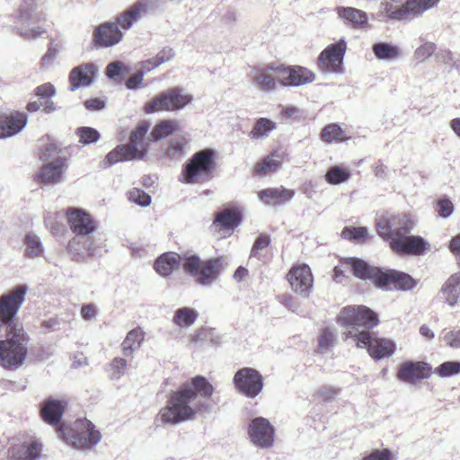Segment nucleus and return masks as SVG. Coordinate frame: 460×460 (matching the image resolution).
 <instances>
[{
  "label": "nucleus",
  "mask_w": 460,
  "mask_h": 460,
  "mask_svg": "<svg viewBox=\"0 0 460 460\" xmlns=\"http://www.w3.org/2000/svg\"><path fill=\"white\" fill-rule=\"evenodd\" d=\"M257 196L264 205L277 207L291 200L295 196V190L283 186L266 188L258 191Z\"/></svg>",
  "instance_id": "c756f323"
},
{
  "label": "nucleus",
  "mask_w": 460,
  "mask_h": 460,
  "mask_svg": "<svg viewBox=\"0 0 460 460\" xmlns=\"http://www.w3.org/2000/svg\"><path fill=\"white\" fill-rule=\"evenodd\" d=\"M128 366V362L125 358H115L111 363V368L112 370V375L116 378H119L126 372Z\"/></svg>",
  "instance_id": "e2e57ef3"
},
{
  "label": "nucleus",
  "mask_w": 460,
  "mask_h": 460,
  "mask_svg": "<svg viewBox=\"0 0 460 460\" xmlns=\"http://www.w3.org/2000/svg\"><path fill=\"white\" fill-rule=\"evenodd\" d=\"M393 222L394 226V233L398 235H405L414 227V221L406 214L393 215Z\"/></svg>",
  "instance_id": "de8ad7c7"
},
{
  "label": "nucleus",
  "mask_w": 460,
  "mask_h": 460,
  "mask_svg": "<svg viewBox=\"0 0 460 460\" xmlns=\"http://www.w3.org/2000/svg\"><path fill=\"white\" fill-rule=\"evenodd\" d=\"M416 286L417 280L408 273L392 269H380L375 287L383 290L409 291Z\"/></svg>",
  "instance_id": "2eb2a0df"
},
{
  "label": "nucleus",
  "mask_w": 460,
  "mask_h": 460,
  "mask_svg": "<svg viewBox=\"0 0 460 460\" xmlns=\"http://www.w3.org/2000/svg\"><path fill=\"white\" fill-rule=\"evenodd\" d=\"M362 460H393V454L387 448L382 450L375 449L370 454L365 456Z\"/></svg>",
  "instance_id": "69168bd1"
},
{
  "label": "nucleus",
  "mask_w": 460,
  "mask_h": 460,
  "mask_svg": "<svg viewBox=\"0 0 460 460\" xmlns=\"http://www.w3.org/2000/svg\"><path fill=\"white\" fill-rule=\"evenodd\" d=\"M81 236H74L72 239H70L66 244V251L67 252L71 253L75 261H80L82 258H84V252L80 248L81 244Z\"/></svg>",
  "instance_id": "052dcab7"
},
{
  "label": "nucleus",
  "mask_w": 460,
  "mask_h": 460,
  "mask_svg": "<svg viewBox=\"0 0 460 460\" xmlns=\"http://www.w3.org/2000/svg\"><path fill=\"white\" fill-rule=\"evenodd\" d=\"M445 301L454 306L457 304L460 296V272L452 274L441 288Z\"/></svg>",
  "instance_id": "4c0bfd02"
},
{
  "label": "nucleus",
  "mask_w": 460,
  "mask_h": 460,
  "mask_svg": "<svg viewBox=\"0 0 460 460\" xmlns=\"http://www.w3.org/2000/svg\"><path fill=\"white\" fill-rule=\"evenodd\" d=\"M335 334L330 328H324L321 331L318 338V347L320 349H327L334 344Z\"/></svg>",
  "instance_id": "13d9d810"
},
{
  "label": "nucleus",
  "mask_w": 460,
  "mask_h": 460,
  "mask_svg": "<svg viewBox=\"0 0 460 460\" xmlns=\"http://www.w3.org/2000/svg\"><path fill=\"white\" fill-rule=\"evenodd\" d=\"M198 313L190 307H181L175 311L172 322L179 327L186 328L194 323Z\"/></svg>",
  "instance_id": "c03bdc74"
},
{
  "label": "nucleus",
  "mask_w": 460,
  "mask_h": 460,
  "mask_svg": "<svg viewBox=\"0 0 460 460\" xmlns=\"http://www.w3.org/2000/svg\"><path fill=\"white\" fill-rule=\"evenodd\" d=\"M271 243L270 236L267 234H261L254 241L251 252L250 258H256L260 261H264L265 254L263 251L266 250Z\"/></svg>",
  "instance_id": "09e8293b"
},
{
  "label": "nucleus",
  "mask_w": 460,
  "mask_h": 460,
  "mask_svg": "<svg viewBox=\"0 0 460 460\" xmlns=\"http://www.w3.org/2000/svg\"><path fill=\"white\" fill-rule=\"evenodd\" d=\"M181 257L177 252H167L161 254L154 263L155 270L163 277L172 274L181 265Z\"/></svg>",
  "instance_id": "c9c22d12"
},
{
  "label": "nucleus",
  "mask_w": 460,
  "mask_h": 460,
  "mask_svg": "<svg viewBox=\"0 0 460 460\" xmlns=\"http://www.w3.org/2000/svg\"><path fill=\"white\" fill-rule=\"evenodd\" d=\"M393 215L381 216L376 223V228L378 234L390 243L396 233H394V226L393 222Z\"/></svg>",
  "instance_id": "37998d69"
},
{
  "label": "nucleus",
  "mask_w": 460,
  "mask_h": 460,
  "mask_svg": "<svg viewBox=\"0 0 460 460\" xmlns=\"http://www.w3.org/2000/svg\"><path fill=\"white\" fill-rule=\"evenodd\" d=\"M436 49L434 43L427 42L415 50V57L417 59L424 60L430 57Z\"/></svg>",
  "instance_id": "338daca9"
},
{
  "label": "nucleus",
  "mask_w": 460,
  "mask_h": 460,
  "mask_svg": "<svg viewBox=\"0 0 460 460\" xmlns=\"http://www.w3.org/2000/svg\"><path fill=\"white\" fill-rule=\"evenodd\" d=\"M439 1L440 0H406L404 4L399 6L392 3H385L384 13L385 17L390 20H412L436 6Z\"/></svg>",
  "instance_id": "9d476101"
},
{
  "label": "nucleus",
  "mask_w": 460,
  "mask_h": 460,
  "mask_svg": "<svg viewBox=\"0 0 460 460\" xmlns=\"http://www.w3.org/2000/svg\"><path fill=\"white\" fill-rule=\"evenodd\" d=\"M41 146L39 148V158L43 162H53L58 164L59 160L64 159L65 165H68L67 149L63 148L55 139L46 135L40 138Z\"/></svg>",
  "instance_id": "bb28decb"
},
{
  "label": "nucleus",
  "mask_w": 460,
  "mask_h": 460,
  "mask_svg": "<svg viewBox=\"0 0 460 460\" xmlns=\"http://www.w3.org/2000/svg\"><path fill=\"white\" fill-rule=\"evenodd\" d=\"M431 372L429 364L424 361L408 360L399 366L396 377L402 382L416 385L429 378Z\"/></svg>",
  "instance_id": "b1692460"
},
{
  "label": "nucleus",
  "mask_w": 460,
  "mask_h": 460,
  "mask_svg": "<svg viewBox=\"0 0 460 460\" xmlns=\"http://www.w3.org/2000/svg\"><path fill=\"white\" fill-rule=\"evenodd\" d=\"M75 134L79 137V142L83 145L95 143L100 138L99 132L90 127H80L76 129Z\"/></svg>",
  "instance_id": "864d4df0"
},
{
  "label": "nucleus",
  "mask_w": 460,
  "mask_h": 460,
  "mask_svg": "<svg viewBox=\"0 0 460 460\" xmlns=\"http://www.w3.org/2000/svg\"><path fill=\"white\" fill-rule=\"evenodd\" d=\"M445 344L452 349H460V329H452L443 335Z\"/></svg>",
  "instance_id": "680f3d73"
},
{
  "label": "nucleus",
  "mask_w": 460,
  "mask_h": 460,
  "mask_svg": "<svg viewBox=\"0 0 460 460\" xmlns=\"http://www.w3.org/2000/svg\"><path fill=\"white\" fill-rule=\"evenodd\" d=\"M128 199L140 206H148L151 202V197L145 192L143 190L138 188H133L128 192Z\"/></svg>",
  "instance_id": "4d7b16f0"
},
{
  "label": "nucleus",
  "mask_w": 460,
  "mask_h": 460,
  "mask_svg": "<svg viewBox=\"0 0 460 460\" xmlns=\"http://www.w3.org/2000/svg\"><path fill=\"white\" fill-rule=\"evenodd\" d=\"M337 13L347 25L354 29H364L367 25V14L362 10L354 7H340L337 9Z\"/></svg>",
  "instance_id": "f704fd0d"
},
{
  "label": "nucleus",
  "mask_w": 460,
  "mask_h": 460,
  "mask_svg": "<svg viewBox=\"0 0 460 460\" xmlns=\"http://www.w3.org/2000/svg\"><path fill=\"white\" fill-rule=\"evenodd\" d=\"M67 168L65 165L64 159L59 160L58 164L49 162L44 164L34 175V181L43 184H55L62 181L63 173Z\"/></svg>",
  "instance_id": "7c9ffc66"
},
{
  "label": "nucleus",
  "mask_w": 460,
  "mask_h": 460,
  "mask_svg": "<svg viewBox=\"0 0 460 460\" xmlns=\"http://www.w3.org/2000/svg\"><path fill=\"white\" fill-rule=\"evenodd\" d=\"M33 93L39 99L51 100L56 94V88L51 83H44L37 86Z\"/></svg>",
  "instance_id": "bf43d9fd"
},
{
  "label": "nucleus",
  "mask_w": 460,
  "mask_h": 460,
  "mask_svg": "<svg viewBox=\"0 0 460 460\" xmlns=\"http://www.w3.org/2000/svg\"><path fill=\"white\" fill-rule=\"evenodd\" d=\"M351 177L350 170L342 165H333L325 173L324 179L331 185L346 182Z\"/></svg>",
  "instance_id": "a19ab883"
},
{
  "label": "nucleus",
  "mask_w": 460,
  "mask_h": 460,
  "mask_svg": "<svg viewBox=\"0 0 460 460\" xmlns=\"http://www.w3.org/2000/svg\"><path fill=\"white\" fill-rule=\"evenodd\" d=\"M187 144L188 140L184 137L170 141L165 149L166 156L172 160L181 157L185 153Z\"/></svg>",
  "instance_id": "603ef678"
},
{
  "label": "nucleus",
  "mask_w": 460,
  "mask_h": 460,
  "mask_svg": "<svg viewBox=\"0 0 460 460\" xmlns=\"http://www.w3.org/2000/svg\"><path fill=\"white\" fill-rule=\"evenodd\" d=\"M57 110V105L52 100L39 99L38 101L29 102L26 105V111L30 113H34L39 111L46 114L54 112Z\"/></svg>",
  "instance_id": "3c124183"
},
{
  "label": "nucleus",
  "mask_w": 460,
  "mask_h": 460,
  "mask_svg": "<svg viewBox=\"0 0 460 460\" xmlns=\"http://www.w3.org/2000/svg\"><path fill=\"white\" fill-rule=\"evenodd\" d=\"M281 66L280 62H271L262 66H254L251 67L249 76L252 83L263 92L274 91L279 84L273 74L279 75L281 77V72L276 67Z\"/></svg>",
  "instance_id": "a211bd4d"
},
{
  "label": "nucleus",
  "mask_w": 460,
  "mask_h": 460,
  "mask_svg": "<svg viewBox=\"0 0 460 460\" xmlns=\"http://www.w3.org/2000/svg\"><path fill=\"white\" fill-rule=\"evenodd\" d=\"M235 388L249 398L256 397L263 388V376L252 367H243L234 376Z\"/></svg>",
  "instance_id": "dca6fc26"
},
{
  "label": "nucleus",
  "mask_w": 460,
  "mask_h": 460,
  "mask_svg": "<svg viewBox=\"0 0 460 460\" xmlns=\"http://www.w3.org/2000/svg\"><path fill=\"white\" fill-rule=\"evenodd\" d=\"M123 33L118 24L106 22L97 26L93 32V44L96 48H108L118 44Z\"/></svg>",
  "instance_id": "393cba45"
},
{
  "label": "nucleus",
  "mask_w": 460,
  "mask_h": 460,
  "mask_svg": "<svg viewBox=\"0 0 460 460\" xmlns=\"http://www.w3.org/2000/svg\"><path fill=\"white\" fill-rule=\"evenodd\" d=\"M291 289L296 294L308 295L314 284L310 267L305 263H295L286 275Z\"/></svg>",
  "instance_id": "412c9836"
},
{
  "label": "nucleus",
  "mask_w": 460,
  "mask_h": 460,
  "mask_svg": "<svg viewBox=\"0 0 460 460\" xmlns=\"http://www.w3.org/2000/svg\"><path fill=\"white\" fill-rule=\"evenodd\" d=\"M391 250L400 256H422L430 251V243L420 235H394Z\"/></svg>",
  "instance_id": "ddd939ff"
},
{
  "label": "nucleus",
  "mask_w": 460,
  "mask_h": 460,
  "mask_svg": "<svg viewBox=\"0 0 460 460\" xmlns=\"http://www.w3.org/2000/svg\"><path fill=\"white\" fill-rule=\"evenodd\" d=\"M26 341L23 328L19 337L10 334L5 340L0 341V366L3 368L15 370L23 365L28 355Z\"/></svg>",
  "instance_id": "6e6552de"
},
{
  "label": "nucleus",
  "mask_w": 460,
  "mask_h": 460,
  "mask_svg": "<svg viewBox=\"0 0 460 460\" xmlns=\"http://www.w3.org/2000/svg\"><path fill=\"white\" fill-rule=\"evenodd\" d=\"M276 123L267 118L258 119L249 132L251 139H260L269 136L276 128Z\"/></svg>",
  "instance_id": "79ce46f5"
},
{
  "label": "nucleus",
  "mask_w": 460,
  "mask_h": 460,
  "mask_svg": "<svg viewBox=\"0 0 460 460\" xmlns=\"http://www.w3.org/2000/svg\"><path fill=\"white\" fill-rule=\"evenodd\" d=\"M27 114L16 110L0 111V138L19 133L27 124Z\"/></svg>",
  "instance_id": "a878e982"
},
{
  "label": "nucleus",
  "mask_w": 460,
  "mask_h": 460,
  "mask_svg": "<svg viewBox=\"0 0 460 460\" xmlns=\"http://www.w3.org/2000/svg\"><path fill=\"white\" fill-rule=\"evenodd\" d=\"M214 391L213 385L205 376L191 377L170 394L167 404L158 412L161 422L175 425L195 419L198 413L208 410V405L202 399H210Z\"/></svg>",
  "instance_id": "f257e3e1"
},
{
  "label": "nucleus",
  "mask_w": 460,
  "mask_h": 460,
  "mask_svg": "<svg viewBox=\"0 0 460 460\" xmlns=\"http://www.w3.org/2000/svg\"><path fill=\"white\" fill-rule=\"evenodd\" d=\"M341 265L349 267L353 275L360 279H368L376 286L380 268L368 265L358 258H343Z\"/></svg>",
  "instance_id": "c85d7f7f"
},
{
  "label": "nucleus",
  "mask_w": 460,
  "mask_h": 460,
  "mask_svg": "<svg viewBox=\"0 0 460 460\" xmlns=\"http://www.w3.org/2000/svg\"><path fill=\"white\" fill-rule=\"evenodd\" d=\"M347 50V43L344 40L327 46L317 58L318 68L322 71H341L343 58Z\"/></svg>",
  "instance_id": "6ab92c4d"
},
{
  "label": "nucleus",
  "mask_w": 460,
  "mask_h": 460,
  "mask_svg": "<svg viewBox=\"0 0 460 460\" xmlns=\"http://www.w3.org/2000/svg\"><path fill=\"white\" fill-rule=\"evenodd\" d=\"M448 249L455 255L457 264L460 266V234L450 240Z\"/></svg>",
  "instance_id": "774afa93"
},
{
  "label": "nucleus",
  "mask_w": 460,
  "mask_h": 460,
  "mask_svg": "<svg viewBox=\"0 0 460 460\" xmlns=\"http://www.w3.org/2000/svg\"><path fill=\"white\" fill-rule=\"evenodd\" d=\"M373 52L379 59H394L400 55L398 49L388 43L375 44L373 46Z\"/></svg>",
  "instance_id": "8fccbe9b"
},
{
  "label": "nucleus",
  "mask_w": 460,
  "mask_h": 460,
  "mask_svg": "<svg viewBox=\"0 0 460 460\" xmlns=\"http://www.w3.org/2000/svg\"><path fill=\"white\" fill-rule=\"evenodd\" d=\"M26 252L28 257L34 258L42 254V245L40 239L34 234H27L25 237Z\"/></svg>",
  "instance_id": "5fc2aeb1"
},
{
  "label": "nucleus",
  "mask_w": 460,
  "mask_h": 460,
  "mask_svg": "<svg viewBox=\"0 0 460 460\" xmlns=\"http://www.w3.org/2000/svg\"><path fill=\"white\" fill-rule=\"evenodd\" d=\"M66 405L67 403L64 400L48 398L42 403L40 416L46 423L51 426H58Z\"/></svg>",
  "instance_id": "2f4dec72"
},
{
  "label": "nucleus",
  "mask_w": 460,
  "mask_h": 460,
  "mask_svg": "<svg viewBox=\"0 0 460 460\" xmlns=\"http://www.w3.org/2000/svg\"><path fill=\"white\" fill-rule=\"evenodd\" d=\"M181 265L187 274L203 286L210 285L224 270L223 260L220 257L201 260L197 255H190L183 259Z\"/></svg>",
  "instance_id": "423d86ee"
},
{
  "label": "nucleus",
  "mask_w": 460,
  "mask_h": 460,
  "mask_svg": "<svg viewBox=\"0 0 460 460\" xmlns=\"http://www.w3.org/2000/svg\"><path fill=\"white\" fill-rule=\"evenodd\" d=\"M247 433L251 442L256 447L264 448L273 445L275 429L270 422L263 417L252 420Z\"/></svg>",
  "instance_id": "4be33fe9"
},
{
  "label": "nucleus",
  "mask_w": 460,
  "mask_h": 460,
  "mask_svg": "<svg viewBox=\"0 0 460 460\" xmlns=\"http://www.w3.org/2000/svg\"><path fill=\"white\" fill-rule=\"evenodd\" d=\"M437 211L439 217H447L454 211V205L451 200L447 199H439L437 202Z\"/></svg>",
  "instance_id": "0e129e2a"
},
{
  "label": "nucleus",
  "mask_w": 460,
  "mask_h": 460,
  "mask_svg": "<svg viewBox=\"0 0 460 460\" xmlns=\"http://www.w3.org/2000/svg\"><path fill=\"white\" fill-rule=\"evenodd\" d=\"M341 236L354 243H365L369 238L368 230L364 226H345L341 233Z\"/></svg>",
  "instance_id": "49530a36"
},
{
  "label": "nucleus",
  "mask_w": 460,
  "mask_h": 460,
  "mask_svg": "<svg viewBox=\"0 0 460 460\" xmlns=\"http://www.w3.org/2000/svg\"><path fill=\"white\" fill-rule=\"evenodd\" d=\"M145 338L141 328L137 327L128 332L121 344V350L125 357L131 358L134 351L137 350Z\"/></svg>",
  "instance_id": "58836bf2"
},
{
  "label": "nucleus",
  "mask_w": 460,
  "mask_h": 460,
  "mask_svg": "<svg viewBox=\"0 0 460 460\" xmlns=\"http://www.w3.org/2000/svg\"><path fill=\"white\" fill-rule=\"evenodd\" d=\"M174 56L172 49L165 47L161 49L155 57L146 59L142 62V68L146 71H150L160 65L169 61Z\"/></svg>",
  "instance_id": "a18cd8bd"
},
{
  "label": "nucleus",
  "mask_w": 460,
  "mask_h": 460,
  "mask_svg": "<svg viewBox=\"0 0 460 460\" xmlns=\"http://www.w3.org/2000/svg\"><path fill=\"white\" fill-rule=\"evenodd\" d=\"M180 124L175 119H163L155 125L151 131V138L153 141H158L162 138L172 135L180 129Z\"/></svg>",
  "instance_id": "ea45409f"
},
{
  "label": "nucleus",
  "mask_w": 460,
  "mask_h": 460,
  "mask_svg": "<svg viewBox=\"0 0 460 460\" xmlns=\"http://www.w3.org/2000/svg\"><path fill=\"white\" fill-rule=\"evenodd\" d=\"M14 19L22 30L21 35L26 39H36L46 32V30L39 25L45 18L41 14L33 13L31 8L20 6Z\"/></svg>",
  "instance_id": "aec40b11"
},
{
  "label": "nucleus",
  "mask_w": 460,
  "mask_h": 460,
  "mask_svg": "<svg viewBox=\"0 0 460 460\" xmlns=\"http://www.w3.org/2000/svg\"><path fill=\"white\" fill-rule=\"evenodd\" d=\"M94 75L95 66L93 64H84L73 68L69 74L71 91L89 85L93 82Z\"/></svg>",
  "instance_id": "72a5a7b5"
},
{
  "label": "nucleus",
  "mask_w": 460,
  "mask_h": 460,
  "mask_svg": "<svg viewBox=\"0 0 460 460\" xmlns=\"http://www.w3.org/2000/svg\"><path fill=\"white\" fill-rule=\"evenodd\" d=\"M336 321L346 329L343 332L344 340L351 339L355 343L354 335L361 333L363 330L371 332L380 323L378 314L363 305L344 306L337 315Z\"/></svg>",
  "instance_id": "7ed1b4c3"
},
{
  "label": "nucleus",
  "mask_w": 460,
  "mask_h": 460,
  "mask_svg": "<svg viewBox=\"0 0 460 460\" xmlns=\"http://www.w3.org/2000/svg\"><path fill=\"white\" fill-rule=\"evenodd\" d=\"M147 11V5L143 1H137L128 9L116 17V24L122 30H128L137 22Z\"/></svg>",
  "instance_id": "473e14b6"
},
{
  "label": "nucleus",
  "mask_w": 460,
  "mask_h": 460,
  "mask_svg": "<svg viewBox=\"0 0 460 460\" xmlns=\"http://www.w3.org/2000/svg\"><path fill=\"white\" fill-rule=\"evenodd\" d=\"M69 440L77 448L85 449L96 445L102 438L99 430L86 419L76 420L71 429Z\"/></svg>",
  "instance_id": "f3484780"
},
{
  "label": "nucleus",
  "mask_w": 460,
  "mask_h": 460,
  "mask_svg": "<svg viewBox=\"0 0 460 460\" xmlns=\"http://www.w3.org/2000/svg\"><path fill=\"white\" fill-rule=\"evenodd\" d=\"M26 288L17 286L13 290L0 296V332L4 330L6 337L22 334V325L16 320V314L24 301Z\"/></svg>",
  "instance_id": "39448f33"
},
{
  "label": "nucleus",
  "mask_w": 460,
  "mask_h": 460,
  "mask_svg": "<svg viewBox=\"0 0 460 460\" xmlns=\"http://www.w3.org/2000/svg\"><path fill=\"white\" fill-rule=\"evenodd\" d=\"M356 337V347L366 349L369 356L375 360L392 356L395 351V344L386 338H379L367 330L354 335Z\"/></svg>",
  "instance_id": "f8f14e48"
},
{
  "label": "nucleus",
  "mask_w": 460,
  "mask_h": 460,
  "mask_svg": "<svg viewBox=\"0 0 460 460\" xmlns=\"http://www.w3.org/2000/svg\"><path fill=\"white\" fill-rule=\"evenodd\" d=\"M192 101V96L178 86L168 88L145 103L146 114L162 111H177L184 109Z\"/></svg>",
  "instance_id": "0eeeda50"
},
{
  "label": "nucleus",
  "mask_w": 460,
  "mask_h": 460,
  "mask_svg": "<svg viewBox=\"0 0 460 460\" xmlns=\"http://www.w3.org/2000/svg\"><path fill=\"white\" fill-rule=\"evenodd\" d=\"M436 373L441 377L451 376L460 373V362L447 361L436 368Z\"/></svg>",
  "instance_id": "6e6d98bb"
},
{
  "label": "nucleus",
  "mask_w": 460,
  "mask_h": 460,
  "mask_svg": "<svg viewBox=\"0 0 460 460\" xmlns=\"http://www.w3.org/2000/svg\"><path fill=\"white\" fill-rule=\"evenodd\" d=\"M214 149L204 148L194 153L183 164L179 181L184 184H201L214 178L217 168Z\"/></svg>",
  "instance_id": "f03ea898"
},
{
  "label": "nucleus",
  "mask_w": 460,
  "mask_h": 460,
  "mask_svg": "<svg viewBox=\"0 0 460 460\" xmlns=\"http://www.w3.org/2000/svg\"><path fill=\"white\" fill-rule=\"evenodd\" d=\"M44 446L41 440L32 435H20L13 438L8 448L9 460H40L43 456Z\"/></svg>",
  "instance_id": "9b49d317"
},
{
  "label": "nucleus",
  "mask_w": 460,
  "mask_h": 460,
  "mask_svg": "<svg viewBox=\"0 0 460 460\" xmlns=\"http://www.w3.org/2000/svg\"><path fill=\"white\" fill-rule=\"evenodd\" d=\"M286 153L280 150H274L268 155L260 159L253 166L252 175L257 177H265L268 174L274 173L279 170Z\"/></svg>",
  "instance_id": "cd10ccee"
},
{
  "label": "nucleus",
  "mask_w": 460,
  "mask_h": 460,
  "mask_svg": "<svg viewBox=\"0 0 460 460\" xmlns=\"http://www.w3.org/2000/svg\"><path fill=\"white\" fill-rule=\"evenodd\" d=\"M351 136L338 123L324 126L320 132V139L325 144L342 143L349 140Z\"/></svg>",
  "instance_id": "e433bc0d"
},
{
  "label": "nucleus",
  "mask_w": 460,
  "mask_h": 460,
  "mask_svg": "<svg viewBox=\"0 0 460 460\" xmlns=\"http://www.w3.org/2000/svg\"><path fill=\"white\" fill-rule=\"evenodd\" d=\"M150 128L149 122L144 120L138 123L130 132L129 143L119 145L107 154L103 166L110 167L119 162L143 159L147 153V145L144 138Z\"/></svg>",
  "instance_id": "20e7f679"
},
{
  "label": "nucleus",
  "mask_w": 460,
  "mask_h": 460,
  "mask_svg": "<svg viewBox=\"0 0 460 460\" xmlns=\"http://www.w3.org/2000/svg\"><path fill=\"white\" fill-rule=\"evenodd\" d=\"M243 221V211L237 206H227L214 214L210 232L219 239L231 236Z\"/></svg>",
  "instance_id": "1a4fd4ad"
},
{
  "label": "nucleus",
  "mask_w": 460,
  "mask_h": 460,
  "mask_svg": "<svg viewBox=\"0 0 460 460\" xmlns=\"http://www.w3.org/2000/svg\"><path fill=\"white\" fill-rule=\"evenodd\" d=\"M276 68L281 72L279 84L283 86H300L310 84L315 79V74L305 66H287L281 63V66Z\"/></svg>",
  "instance_id": "5701e85b"
},
{
  "label": "nucleus",
  "mask_w": 460,
  "mask_h": 460,
  "mask_svg": "<svg viewBox=\"0 0 460 460\" xmlns=\"http://www.w3.org/2000/svg\"><path fill=\"white\" fill-rule=\"evenodd\" d=\"M64 216L69 229L75 236H89L98 228L94 217L83 208H67Z\"/></svg>",
  "instance_id": "4468645a"
}]
</instances>
